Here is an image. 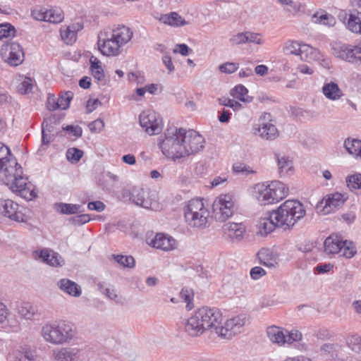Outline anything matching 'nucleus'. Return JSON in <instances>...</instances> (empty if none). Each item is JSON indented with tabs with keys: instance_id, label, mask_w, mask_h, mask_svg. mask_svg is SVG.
I'll return each instance as SVG.
<instances>
[{
	"instance_id": "obj_48",
	"label": "nucleus",
	"mask_w": 361,
	"mask_h": 361,
	"mask_svg": "<svg viewBox=\"0 0 361 361\" xmlns=\"http://www.w3.org/2000/svg\"><path fill=\"white\" fill-rule=\"evenodd\" d=\"M345 243H343L341 246V255L348 258H352L356 253V248L353 246L352 242H348L347 240L344 241Z\"/></svg>"
},
{
	"instance_id": "obj_47",
	"label": "nucleus",
	"mask_w": 361,
	"mask_h": 361,
	"mask_svg": "<svg viewBox=\"0 0 361 361\" xmlns=\"http://www.w3.org/2000/svg\"><path fill=\"white\" fill-rule=\"evenodd\" d=\"M180 296L187 303L186 308L188 310H192L193 308L192 300L194 296L192 290L187 288H183L180 293Z\"/></svg>"
},
{
	"instance_id": "obj_31",
	"label": "nucleus",
	"mask_w": 361,
	"mask_h": 361,
	"mask_svg": "<svg viewBox=\"0 0 361 361\" xmlns=\"http://www.w3.org/2000/svg\"><path fill=\"white\" fill-rule=\"evenodd\" d=\"M346 27L353 32L361 33V12L354 11L350 13Z\"/></svg>"
},
{
	"instance_id": "obj_55",
	"label": "nucleus",
	"mask_w": 361,
	"mask_h": 361,
	"mask_svg": "<svg viewBox=\"0 0 361 361\" xmlns=\"http://www.w3.org/2000/svg\"><path fill=\"white\" fill-rule=\"evenodd\" d=\"M90 219L89 214H83L71 218L70 221L72 222L74 226H80L89 222Z\"/></svg>"
},
{
	"instance_id": "obj_64",
	"label": "nucleus",
	"mask_w": 361,
	"mask_h": 361,
	"mask_svg": "<svg viewBox=\"0 0 361 361\" xmlns=\"http://www.w3.org/2000/svg\"><path fill=\"white\" fill-rule=\"evenodd\" d=\"M246 38L247 42H252L257 44H263V39L261 37V35L259 33L246 32Z\"/></svg>"
},
{
	"instance_id": "obj_63",
	"label": "nucleus",
	"mask_w": 361,
	"mask_h": 361,
	"mask_svg": "<svg viewBox=\"0 0 361 361\" xmlns=\"http://www.w3.org/2000/svg\"><path fill=\"white\" fill-rule=\"evenodd\" d=\"M186 22L176 12L170 13V25L171 26H180L185 25Z\"/></svg>"
},
{
	"instance_id": "obj_9",
	"label": "nucleus",
	"mask_w": 361,
	"mask_h": 361,
	"mask_svg": "<svg viewBox=\"0 0 361 361\" xmlns=\"http://www.w3.org/2000/svg\"><path fill=\"white\" fill-rule=\"evenodd\" d=\"M140 124L150 135L160 133L163 128L162 119L159 114L152 110L144 111L140 115Z\"/></svg>"
},
{
	"instance_id": "obj_17",
	"label": "nucleus",
	"mask_w": 361,
	"mask_h": 361,
	"mask_svg": "<svg viewBox=\"0 0 361 361\" xmlns=\"http://www.w3.org/2000/svg\"><path fill=\"white\" fill-rule=\"evenodd\" d=\"M59 131L55 127L54 118L44 119L42 123V142L48 145L58 135Z\"/></svg>"
},
{
	"instance_id": "obj_41",
	"label": "nucleus",
	"mask_w": 361,
	"mask_h": 361,
	"mask_svg": "<svg viewBox=\"0 0 361 361\" xmlns=\"http://www.w3.org/2000/svg\"><path fill=\"white\" fill-rule=\"evenodd\" d=\"M112 257L118 264L123 267L133 268L135 267V259L131 255H113Z\"/></svg>"
},
{
	"instance_id": "obj_21",
	"label": "nucleus",
	"mask_w": 361,
	"mask_h": 361,
	"mask_svg": "<svg viewBox=\"0 0 361 361\" xmlns=\"http://www.w3.org/2000/svg\"><path fill=\"white\" fill-rule=\"evenodd\" d=\"M267 335L269 341L278 346H283L286 344V329L276 326H269L267 329Z\"/></svg>"
},
{
	"instance_id": "obj_46",
	"label": "nucleus",
	"mask_w": 361,
	"mask_h": 361,
	"mask_svg": "<svg viewBox=\"0 0 361 361\" xmlns=\"http://www.w3.org/2000/svg\"><path fill=\"white\" fill-rule=\"evenodd\" d=\"M346 183L350 190L361 189V173H355L348 176Z\"/></svg>"
},
{
	"instance_id": "obj_56",
	"label": "nucleus",
	"mask_w": 361,
	"mask_h": 361,
	"mask_svg": "<svg viewBox=\"0 0 361 361\" xmlns=\"http://www.w3.org/2000/svg\"><path fill=\"white\" fill-rule=\"evenodd\" d=\"M219 101L221 105L232 108L234 111L239 110L242 107L240 103L229 98L219 99Z\"/></svg>"
},
{
	"instance_id": "obj_38",
	"label": "nucleus",
	"mask_w": 361,
	"mask_h": 361,
	"mask_svg": "<svg viewBox=\"0 0 361 361\" xmlns=\"http://www.w3.org/2000/svg\"><path fill=\"white\" fill-rule=\"evenodd\" d=\"M312 20L315 23H319L328 26H334L336 24L335 18L328 13L318 15V13L314 14L312 18Z\"/></svg>"
},
{
	"instance_id": "obj_22",
	"label": "nucleus",
	"mask_w": 361,
	"mask_h": 361,
	"mask_svg": "<svg viewBox=\"0 0 361 361\" xmlns=\"http://www.w3.org/2000/svg\"><path fill=\"white\" fill-rule=\"evenodd\" d=\"M255 135H258L262 139L267 140H273L279 135V132L276 126L271 123H262L259 125L257 128H255Z\"/></svg>"
},
{
	"instance_id": "obj_58",
	"label": "nucleus",
	"mask_w": 361,
	"mask_h": 361,
	"mask_svg": "<svg viewBox=\"0 0 361 361\" xmlns=\"http://www.w3.org/2000/svg\"><path fill=\"white\" fill-rule=\"evenodd\" d=\"M219 71L224 73L231 74L236 71L238 68V63L226 62L219 66Z\"/></svg>"
},
{
	"instance_id": "obj_39",
	"label": "nucleus",
	"mask_w": 361,
	"mask_h": 361,
	"mask_svg": "<svg viewBox=\"0 0 361 361\" xmlns=\"http://www.w3.org/2000/svg\"><path fill=\"white\" fill-rule=\"evenodd\" d=\"M63 19V13L59 8H47V21L51 23H61Z\"/></svg>"
},
{
	"instance_id": "obj_10",
	"label": "nucleus",
	"mask_w": 361,
	"mask_h": 361,
	"mask_svg": "<svg viewBox=\"0 0 361 361\" xmlns=\"http://www.w3.org/2000/svg\"><path fill=\"white\" fill-rule=\"evenodd\" d=\"M1 56L11 66L21 64L24 60V52L21 45L16 42L4 44L1 49Z\"/></svg>"
},
{
	"instance_id": "obj_2",
	"label": "nucleus",
	"mask_w": 361,
	"mask_h": 361,
	"mask_svg": "<svg viewBox=\"0 0 361 361\" xmlns=\"http://www.w3.org/2000/svg\"><path fill=\"white\" fill-rule=\"evenodd\" d=\"M222 322L223 316L219 309L203 307L188 319L185 330L192 337L199 336L205 331H214L218 334Z\"/></svg>"
},
{
	"instance_id": "obj_24",
	"label": "nucleus",
	"mask_w": 361,
	"mask_h": 361,
	"mask_svg": "<svg viewBox=\"0 0 361 361\" xmlns=\"http://www.w3.org/2000/svg\"><path fill=\"white\" fill-rule=\"evenodd\" d=\"M111 35L122 47L131 39L133 32L129 27L122 25L114 29Z\"/></svg>"
},
{
	"instance_id": "obj_61",
	"label": "nucleus",
	"mask_w": 361,
	"mask_h": 361,
	"mask_svg": "<svg viewBox=\"0 0 361 361\" xmlns=\"http://www.w3.org/2000/svg\"><path fill=\"white\" fill-rule=\"evenodd\" d=\"M88 127L92 133H100L104 127V123L102 120L98 118L89 123Z\"/></svg>"
},
{
	"instance_id": "obj_7",
	"label": "nucleus",
	"mask_w": 361,
	"mask_h": 361,
	"mask_svg": "<svg viewBox=\"0 0 361 361\" xmlns=\"http://www.w3.org/2000/svg\"><path fill=\"white\" fill-rule=\"evenodd\" d=\"M235 209V202L233 197L229 194L219 195L212 204V211L215 219L221 222L230 218Z\"/></svg>"
},
{
	"instance_id": "obj_19",
	"label": "nucleus",
	"mask_w": 361,
	"mask_h": 361,
	"mask_svg": "<svg viewBox=\"0 0 361 361\" xmlns=\"http://www.w3.org/2000/svg\"><path fill=\"white\" fill-rule=\"evenodd\" d=\"M149 245L157 249L169 251L175 248L176 240L169 235L157 233L149 242Z\"/></svg>"
},
{
	"instance_id": "obj_4",
	"label": "nucleus",
	"mask_w": 361,
	"mask_h": 361,
	"mask_svg": "<svg viewBox=\"0 0 361 361\" xmlns=\"http://www.w3.org/2000/svg\"><path fill=\"white\" fill-rule=\"evenodd\" d=\"M184 140L180 128L169 127L164 133V139L159 143L162 153L173 160L185 157Z\"/></svg>"
},
{
	"instance_id": "obj_28",
	"label": "nucleus",
	"mask_w": 361,
	"mask_h": 361,
	"mask_svg": "<svg viewBox=\"0 0 361 361\" xmlns=\"http://www.w3.org/2000/svg\"><path fill=\"white\" fill-rule=\"evenodd\" d=\"M345 243L343 240H340L338 237L329 236L328 237L324 243V252L327 255H335L341 252V246Z\"/></svg>"
},
{
	"instance_id": "obj_18",
	"label": "nucleus",
	"mask_w": 361,
	"mask_h": 361,
	"mask_svg": "<svg viewBox=\"0 0 361 361\" xmlns=\"http://www.w3.org/2000/svg\"><path fill=\"white\" fill-rule=\"evenodd\" d=\"M209 216V210L203 209L199 212L186 215V216H185V219L186 222L191 227L197 228H204L208 226Z\"/></svg>"
},
{
	"instance_id": "obj_49",
	"label": "nucleus",
	"mask_w": 361,
	"mask_h": 361,
	"mask_svg": "<svg viewBox=\"0 0 361 361\" xmlns=\"http://www.w3.org/2000/svg\"><path fill=\"white\" fill-rule=\"evenodd\" d=\"M6 326L11 329L13 332H18L21 329L20 322L18 317L13 314L10 315L8 313V317L6 318Z\"/></svg>"
},
{
	"instance_id": "obj_27",
	"label": "nucleus",
	"mask_w": 361,
	"mask_h": 361,
	"mask_svg": "<svg viewBox=\"0 0 361 361\" xmlns=\"http://www.w3.org/2000/svg\"><path fill=\"white\" fill-rule=\"evenodd\" d=\"M276 221L274 219L273 212L268 216L262 218L258 223L259 233L261 235H267L272 232L276 227Z\"/></svg>"
},
{
	"instance_id": "obj_11",
	"label": "nucleus",
	"mask_w": 361,
	"mask_h": 361,
	"mask_svg": "<svg viewBox=\"0 0 361 361\" xmlns=\"http://www.w3.org/2000/svg\"><path fill=\"white\" fill-rule=\"evenodd\" d=\"M184 140V150L185 151V157L190 154H196L204 148V139L197 132L193 130H186L180 128Z\"/></svg>"
},
{
	"instance_id": "obj_23",
	"label": "nucleus",
	"mask_w": 361,
	"mask_h": 361,
	"mask_svg": "<svg viewBox=\"0 0 361 361\" xmlns=\"http://www.w3.org/2000/svg\"><path fill=\"white\" fill-rule=\"evenodd\" d=\"M224 229L227 231L228 237L232 241H240L243 238L245 226L243 224L230 222L224 225Z\"/></svg>"
},
{
	"instance_id": "obj_8",
	"label": "nucleus",
	"mask_w": 361,
	"mask_h": 361,
	"mask_svg": "<svg viewBox=\"0 0 361 361\" xmlns=\"http://www.w3.org/2000/svg\"><path fill=\"white\" fill-rule=\"evenodd\" d=\"M332 54L337 58L353 63L361 62V47L341 42L331 44Z\"/></svg>"
},
{
	"instance_id": "obj_14",
	"label": "nucleus",
	"mask_w": 361,
	"mask_h": 361,
	"mask_svg": "<svg viewBox=\"0 0 361 361\" xmlns=\"http://www.w3.org/2000/svg\"><path fill=\"white\" fill-rule=\"evenodd\" d=\"M98 49L103 55L118 56L121 53V45L113 39L111 33H101L98 39Z\"/></svg>"
},
{
	"instance_id": "obj_57",
	"label": "nucleus",
	"mask_w": 361,
	"mask_h": 361,
	"mask_svg": "<svg viewBox=\"0 0 361 361\" xmlns=\"http://www.w3.org/2000/svg\"><path fill=\"white\" fill-rule=\"evenodd\" d=\"M47 8L39 7L32 11V16L37 20L47 21Z\"/></svg>"
},
{
	"instance_id": "obj_30",
	"label": "nucleus",
	"mask_w": 361,
	"mask_h": 361,
	"mask_svg": "<svg viewBox=\"0 0 361 361\" xmlns=\"http://www.w3.org/2000/svg\"><path fill=\"white\" fill-rule=\"evenodd\" d=\"M322 92L327 99L331 100H337L343 95L338 85L334 82L324 84L322 87Z\"/></svg>"
},
{
	"instance_id": "obj_59",
	"label": "nucleus",
	"mask_w": 361,
	"mask_h": 361,
	"mask_svg": "<svg viewBox=\"0 0 361 361\" xmlns=\"http://www.w3.org/2000/svg\"><path fill=\"white\" fill-rule=\"evenodd\" d=\"M229 41L232 46H237V45L247 43L246 32H239V33L233 35L230 39Z\"/></svg>"
},
{
	"instance_id": "obj_5",
	"label": "nucleus",
	"mask_w": 361,
	"mask_h": 361,
	"mask_svg": "<svg viewBox=\"0 0 361 361\" xmlns=\"http://www.w3.org/2000/svg\"><path fill=\"white\" fill-rule=\"evenodd\" d=\"M257 199L262 205L274 204L285 198L288 194V188L279 180L270 183H258L255 186Z\"/></svg>"
},
{
	"instance_id": "obj_52",
	"label": "nucleus",
	"mask_w": 361,
	"mask_h": 361,
	"mask_svg": "<svg viewBox=\"0 0 361 361\" xmlns=\"http://www.w3.org/2000/svg\"><path fill=\"white\" fill-rule=\"evenodd\" d=\"M233 170L235 173L244 176H247L255 173L249 166L240 162L234 164L233 166Z\"/></svg>"
},
{
	"instance_id": "obj_42",
	"label": "nucleus",
	"mask_w": 361,
	"mask_h": 361,
	"mask_svg": "<svg viewBox=\"0 0 361 361\" xmlns=\"http://www.w3.org/2000/svg\"><path fill=\"white\" fill-rule=\"evenodd\" d=\"M347 345L349 348L357 354H361V336L353 335L347 338Z\"/></svg>"
},
{
	"instance_id": "obj_40",
	"label": "nucleus",
	"mask_w": 361,
	"mask_h": 361,
	"mask_svg": "<svg viewBox=\"0 0 361 361\" xmlns=\"http://www.w3.org/2000/svg\"><path fill=\"white\" fill-rule=\"evenodd\" d=\"M73 93L71 91L63 93L56 100L54 108H59L60 109H66L69 107L70 102L73 99Z\"/></svg>"
},
{
	"instance_id": "obj_51",
	"label": "nucleus",
	"mask_w": 361,
	"mask_h": 361,
	"mask_svg": "<svg viewBox=\"0 0 361 361\" xmlns=\"http://www.w3.org/2000/svg\"><path fill=\"white\" fill-rule=\"evenodd\" d=\"M83 155V152L75 147L69 148L66 152L67 159L72 163L78 162Z\"/></svg>"
},
{
	"instance_id": "obj_43",
	"label": "nucleus",
	"mask_w": 361,
	"mask_h": 361,
	"mask_svg": "<svg viewBox=\"0 0 361 361\" xmlns=\"http://www.w3.org/2000/svg\"><path fill=\"white\" fill-rule=\"evenodd\" d=\"M302 44L298 41L288 40L286 42L283 47V51L287 54H293L298 56Z\"/></svg>"
},
{
	"instance_id": "obj_16",
	"label": "nucleus",
	"mask_w": 361,
	"mask_h": 361,
	"mask_svg": "<svg viewBox=\"0 0 361 361\" xmlns=\"http://www.w3.org/2000/svg\"><path fill=\"white\" fill-rule=\"evenodd\" d=\"M345 201L343 194L334 192L326 195L317 204V209L324 214H329L341 207Z\"/></svg>"
},
{
	"instance_id": "obj_60",
	"label": "nucleus",
	"mask_w": 361,
	"mask_h": 361,
	"mask_svg": "<svg viewBox=\"0 0 361 361\" xmlns=\"http://www.w3.org/2000/svg\"><path fill=\"white\" fill-rule=\"evenodd\" d=\"M92 75L94 78L97 80L98 84L101 85H105L106 83V80L105 79L104 73L102 67H100L99 69H93L91 70Z\"/></svg>"
},
{
	"instance_id": "obj_3",
	"label": "nucleus",
	"mask_w": 361,
	"mask_h": 361,
	"mask_svg": "<svg viewBox=\"0 0 361 361\" xmlns=\"http://www.w3.org/2000/svg\"><path fill=\"white\" fill-rule=\"evenodd\" d=\"M305 214L303 205L295 200H286L276 210H273L276 225L284 231L291 229Z\"/></svg>"
},
{
	"instance_id": "obj_37",
	"label": "nucleus",
	"mask_w": 361,
	"mask_h": 361,
	"mask_svg": "<svg viewBox=\"0 0 361 361\" xmlns=\"http://www.w3.org/2000/svg\"><path fill=\"white\" fill-rule=\"evenodd\" d=\"M18 312L25 319L32 320L37 314V309L30 304H24L19 307Z\"/></svg>"
},
{
	"instance_id": "obj_53",
	"label": "nucleus",
	"mask_w": 361,
	"mask_h": 361,
	"mask_svg": "<svg viewBox=\"0 0 361 361\" xmlns=\"http://www.w3.org/2000/svg\"><path fill=\"white\" fill-rule=\"evenodd\" d=\"M16 30L11 24L0 25V39L8 38L15 35Z\"/></svg>"
},
{
	"instance_id": "obj_1",
	"label": "nucleus",
	"mask_w": 361,
	"mask_h": 361,
	"mask_svg": "<svg viewBox=\"0 0 361 361\" xmlns=\"http://www.w3.org/2000/svg\"><path fill=\"white\" fill-rule=\"evenodd\" d=\"M0 181L9 189L27 200H32L37 197L35 187L27 182L23 175V169L11 154L10 149L0 142Z\"/></svg>"
},
{
	"instance_id": "obj_20",
	"label": "nucleus",
	"mask_w": 361,
	"mask_h": 361,
	"mask_svg": "<svg viewBox=\"0 0 361 361\" xmlns=\"http://www.w3.org/2000/svg\"><path fill=\"white\" fill-rule=\"evenodd\" d=\"M257 257L260 264L269 268H276L279 264V257L269 249L262 248L258 253Z\"/></svg>"
},
{
	"instance_id": "obj_29",
	"label": "nucleus",
	"mask_w": 361,
	"mask_h": 361,
	"mask_svg": "<svg viewBox=\"0 0 361 361\" xmlns=\"http://www.w3.org/2000/svg\"><path fill=\"white\" fill-rule=\"evenodd\" d=\"M78 353L76 348H63L54 352V358L57 361H75L78 358Z\"/></svg>"
},
{
	"instance_id": "obj_15",
	"label": "nucleus",
	"mask_w": 361,
	"mask_h": 361,
	"mask_svg": "<svg viewBox=\"0 0 361 361\" xmlns=\"http://www.w3.org/2000/svg\"><path fill=\"white\" fill-rule=\"evenodd\" d=\"M0 214L17 222L26 221L27 216L20 209V206L11 200H0Z\"/></svg>"
},
{
	"instance_id": "obj_26",
	"label": "nucleus",
	"mask_w": 361,
	"mask_h": 361,
	"mask_svg": "<svg viewBox=\"0 0 361 361\" xmlns=\"http://www.w3.org/2000/svg\"><path fill=\"white\" fill-rule=\"evenodd\" d=\"M298 56L301 61L310 62L311 61L319 60L322 57L321 52L312 47L302 44Z\"/></svg>"
},
{
	"instance_id": "obj_13",
	"label": "nucleus",
	"mask_w": 361,
	"mask_h": 361,
	"mask_svg": "<svg viewBox=\"0 0 361 361\" xmlns=\"http://www.w3.org/2000/svg\"><path fill=\"white\" fill-rule=\"evenodd\" d=\"M246 322V317L239 315L228 319L224 325L222 324L218 331V336L226 339H230L233 336L242 332Z\"/></svg>"
},
{
	"instance_id": "obj_34",
	"label": "nucleus",
	"mask_w": 361,
	"mask_h": 361,
	"mask_svg": "<svg viewBox=\"0 0 361 361\" xmlns=\"http://www.w3.org/2000/svg\"><path fill=\"white\" fill-rule=\"evenodd\" d=\"M80 205L79 204H68V203H56L54 204V209L57 212H59L62 214H75L80 212Z\"/></svg>"
},
{
	"instance_id": "obj_50",
	"label": "nucleus",
	"mask_w": 361,
	"mask_h": 361,
	"mask_svg": "<svg viewBox=\"0 0 361 361\" xmlns=\"http://www.w3.org/2000/svg\"><path fill=\"white\" fill-rule=\"evenodd\" d=\"M286 344L290 345L294 342L301 341L302 338V333L296 329L290 331L286 329Z\"/></svg>"
},
{
	"instance_id": "obj_44",
	"label": "nucleus",
	"mask_w": 361,
	"mask_h": 361,
	"mask_svg": "<svg viewBox=\"0 0 361 361\" xmlns=\"http://www.w3.org/2000/svg\"><path fill=\"white\" fill-rule=\"evenodd\" d=\"M278 166L281 176L286 175L293 169L292 161L286 157H278Z\"/></svg>"
},
{
	"instance_id": "obj_35",
	"label": "nucleus",
	"mask_w": 361,
	"mask_h": 361,
	"mask_svg": "<svg viewBox=\"0 0 361 361\" xmlns=\"http://www.w3.org/2000/svg\"><path fill=\"white\" fill-rule=\"evenodd\" d=\"M203 209H207L204 206L202 200L192 199L187 205L184 207V216L189 215L193 213L199 212Z\"/></svg>"
},
{
	"instance_id": "obj_54",
	"label": "nucleus",
	"mask_w": 361,
	"mask_h": 361,
	"mask_svg": "<svg viewBox=\"0 0 361 361\" xmlns=\"http://www.w3.org/2000/svg\"><path fill=\"white\" fill-rule=\"evenodd\" d=\"M33 87V81L30 78L26 77L18 86V91L21 94H27Z\"/></svg>"
},
{
	"instance_id": "obj_36",
	"label": "nucleus",
	"mask_w": 361,
	"mask_h": 361,
	"mask_svg": "<svg viewBox=\"0 0 361 361\" xmlns=\"http://www.w3.org/2000/svg\"><path fill=\"white\" fill-rule=\"evenodd\" d=\"M13 361H35L37 356L34 350L30 349H23L13 353Z\"/></svg>"
},
{
	"instance_id": "obj_33",
	"label": "nucleus",
	"mask_w": 361,
	"mask_h": 361,
	"mask_svg": "<svg viewBox=\"0 0 361 361\" xmlns=\"http://www.w3.org/2000/svg\"><path fill=\"white\" fill-rule=\"evenodd\" d=\"M248 90L243 85H238L231 90L230 94L241 102L250 103L252 101V97L247 95Z\"/></svg>"
},
{
	"instance_id": "obj_6",
	"label": "nucleus",
	"mask_w": 361,
	"mask_h": 361,
	"mask_svg": "<svg viewBox=\"0 0 361 361\" xmlns=\"http://www.w3.org/2000/svg\"><path fill=\"white\" fill-rule=\"evenodd\" d=\"M73 325L70 322L61 321L57 324H47L42 328L44 339L54 345H61L69 342L75 336Z\"/></svg>"
},
{
	"instance_id": "obj_25",
	"label": "nucleus",
	"mask_w": 361,
	"mask_h": 361,
	"mask_svg": "<svg viewBox=\"0 0 361 361\" xmlns=\"http://www.w3.org/2000/svg\"><path fill=\"white\" fill-rule=\"evenodd\" d=\"M57 286L62 291L71 296L79 297L81 295L80 286L68 279H61L58 281Z\"/></svg>"
},
{
	"instance_id": "obj_32",
	"label": "nucleus",
	"mask_w": 361,
	"mask_h": 361,
	"mask_svg": "<svg viewBox=\"0 0 361 361\" xmlns=\"http://www.w3.org/2000/svg\"><path fill=\"white\" fill-rule=\"evenodd\" d=\"M344 147L350 154L355 157H361L360 140L348 137L344 141Z\"/></svg>"
},
{
	"instance_id": "obj_62",
	"label": "nucleus",
	"mask_w": 361,
	"mask_h": 361,
	"mask_svg": "<svg viewBox=\"0 0 361 361\" xmlns=\"http://www.w3.org/2000/svg\"><path fill=\"white\" fill-rule=\"evenodd\" d=\"M53 252H54V251L49 248H44L39 252L37 251L35 252L38 257L42 259V262H46L47 264H49L51 257L53 255Z\"/></svg>"
},
{
	"instance_id": "obj_45",
	"label": "nucleus",
	"mask_w": 361,
	"mask_h": 361,
	"mask_svg": "<svg viewBox=\"0 0 361 361\" xmlns=\"http://www.w3.org/2000/svg\"><path fill=\"white\" fill-rule=\"evenodd\" d=\"M61 36L66 44H72L76 40V30L70 26L61 30Z\"/></svg>"
},
{
	"instance_id": "obj_12",
	"label": "nucleus",
	"mask_w": 361,
	"mask_h": 361,
	"mask_svg": "<svg viewBox=\"0 0 361 361\" xmlns=\"http://www.w3.org/2000/svg\"><path fill=\"white\" fill-rule=\"evenodd\" d=\"M130 199L137 205L145 209H156L158 207L157 194L148 190L134 188L130 193Z\"/></svg>"
}]
</instances>
